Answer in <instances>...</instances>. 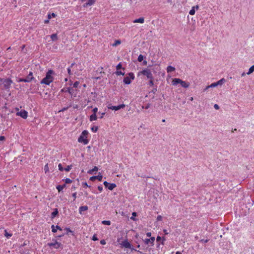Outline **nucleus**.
<instances>
[{"label":"nucleus","instance_id":"2eb2a0df","mask_svg":"<svg viewBox=\"0 0 254 254\" xmlns=\"http://www.w3.org/2000/svg\"><path fill=\"white\" fill-rule=\"evenodd\" d=\"M182 80L179 78H174L173 80L172 83L174 85H176L178 84H181Z\"/></svg>","mask_w":254,"mask_h":254},{"label":"nucleus","instance_id":"69168bd1","mask_svg":"<svg viewBox=\"0 0 254 254\" xmlns=\"http://www.w3.org/2000/svg\"><path fill=\"white\" fill-rule=\"evenodd\" d=\"M151 233L150 232H147L146 233V236L147 237H151Z\"/></svg>","mask_w":254,"mask_h":254},{"label":"nucleus","instance_id":"39448f33","mask_svg":"<svg viewBox=\"0 0 254 254\" xmlns=\"http://www.w3.org/2000/svg\"><path fill=\"white\" fill-rule=\"evenodd\" d=\"M134 75L132 72L128 73V76H126L124 79V82L127 84H129L131 83V79H134Z\"/></svg>","mask_w":254,"mask_h":254},{"label":"nucleus","instance_id":"ddd939ff","mask_svg":"<svg viewBox=\"0 0 254 254\" xmlns=\"http://www.w3.org/2000/svg\"><path fill=\"white\" fill-rule=\"evenodd\" d=\"M102 178H103V176L102 175H98V176H92V177H90V180L91 181H94L96 179H97L99 181H101Z\"/></svg>","mask_w":254,"mask_h":254},{"label":"nucleus","instance_id":"72a5a7b5","mask_svg":"<svg viewBox=\"0 0 254 254\" xmlns=\"http://www.w3.org/2000/svg\"><path fill=\"white\" fill-rule=\"evenodd\" d=\"M132 216L130 217V219L133 221H135L136 219L134 217L136 216V213L135 212H134L132 213Z\"/></svg>","mask_w":254,"mask_h":254},{"label":"nucleus","instance_id":"c03bdc74","mask_svg":"<svg viewBox=\"0 0 254 254\" xmlns=\"http://www.w3.org/2000/svg\"><path fill=\"white\" fill-rule=\"evenodd\" d=\"M122 65L121 63H119V64L117 65V66H116V68H117V70H119V69H121V68H122Z\"/></svg>","mask_w":254,"mask_h":254},{"label":"nucleus","instance_id":"4468645a","mask_svg":"<svg viewBox=\"0 0 254 254\" xmlns=\"http://www.w3.org/2000/svg\"><path fill=\"white\" fill-rule=\"evenodd\" d=\"M52 228V231L53 233H56L57 231V229L62 231V229L60 227H59L58 225H57L56 227L54 225H53L51 227Z\"/></svg>","mask_w":254,"mask_h":254},{"label":"nucleus","instance_id":"a19ab883","mask_svg":"<svg viewBox=\"0 0 254 254\" xmlns=\"http://www.w3.org/2000/svg\"><path fill=\"white\" fill-rule=\"evenodd\" d=\"M79 84V81H75V82L73 83V87H74V88H77V87H78V86Z\"/></svg>","mask_w":254,"mask_h":254},{"label":"nucleus","instance_id":"a878e982","mask_svg":"<svg viewBox=\"0 0 254 254\" xmlns=\"http://www.w3.org/2000/svg\"><path fill=\"white\" fill-rule=\"evenodd\" d=\"M95 2V0H88V1L87 3L85 4L86 6L87 5H92Z\"/></svg>","mask_w":254,"mask_h":254},{"label":"nucleus","instance_id":"2f4dec72","mask_svg":"<svg viewBox=\"0 0 254 254\" xmlns=\"http://www.w3.org/2000/svg\"><path fill=\"white\" fill-rule=\"evenodd\" d=\"M102 224L104 225H111V221L109 220H104L102 221Z\"/></svg>","mask_w":254,"mask_h":254},{"label":"nucleus","instance_id":"864d4df0","mask_svg":"<svg viewBox=\"0 0 254 254\" xmlns=\"http://www.w3.org/2000/svg\"><path fill=\"white\" fill-rule=\"evenodd\" d=\"M100 244L101 245H105L106 244V242L105 240H101L100 241Z\"/></svg>","mask_w":254,"mask_h":254},{"label":"nucleus","instance_id":"0e129e2a","mask_svg":"<svg viewBox=\"0 0 254 254\" xmlns=\"http://www.w3.org/2000/svg\"><path fill=\"white\" fill-rule=\"evenodd\" d=\"M5 139V137L4 136H0V141H3Z\"/></svg>","mask_w":254,"mask_h":254},{"label":"nucleus","instance_id":"e2e57ef3","mask_svg":"<svg viewBox=\"0 0 254 254\" xmlns=\"http://www.w3.org/2000/svg\"><path fill=\"white\" fill-rule=\"evenodd\" d=\"M82 185H83V186H84V187H89V188H90V186H88V185H87V183H86V182L83 183Z\"/></svg>","mask_w":254,"mask_h":254},{"label":"nucleus","instance_id":"680f3d73","mask_svg":"<svg viewBox=\"0 0 254 254\" xmlns=\"http://www.w3.org/2000/svg\"><path fill=\"white\" fill-rule=\"evenodd\" d=\"M98 190H99L100 191H102V190H103V187H102V186H98Z\"/></svg>","mask_w":254,"mask_h":254},{"label":"nucleus","instance_id":"c756f323","mask_svg":"<svg viewBox=\"0 0 254 254\" xmlns=\"http://www.w3.org/2000/svg\"><path fill=\"white\" fill-rule=\"evenodd\" d=\"M72 165H68L66 168H64V170L66 172H69L72 169Z\"/></svg>","mask_w":254,"mask_h":254},{"label":"nucleus","instance_id":"7ed1b4c3","mask_svg":"<svg viewBox=\"0 0 254 254\" xmlns=\"http://www.w3.org/2000/svg\"><path fill=\"white\" fill-rule=\"evenodd\" d=\"M34 79V77L33 76V73L32 72H30L26 77L19 78L17 80V82H29Z\"/></svg>","mask_w":254,"mask_h":254},{"label":"nucleus","instance_id":"8fccbe9b","mask_svg":"<svg viewBox=\"0 0 254 254\" xmlns=\"http://www.w3.org/2000/svg\"><path fill=\"white\" fill-rule=\"evenodd\" d=\"M156 219L158 221H161L162 219V217L161 215H158V216H157Z\"/></svg>","mask_w":254,"mask_h":254},{"label":"nucleus","instance_id":"774afa93","mask_svg":"<svg viewBox=\"0 0 254 254\" xmlns=\"http://www.w3.org/2000/svg\"><path fill=\"white\" fill-rule=\"evenodd\" d=\"M210 87H211L210 86V85L206 86V88L204 89V91H206V90H207L208 88H209Z\"/></svg>","mask_w":254,"mask_h":254},{"label":"nucleus","instance_id":"bf43d9fd","mask_svg":"<svg viewBox=\"0 0 254 254\" xmlns=\"http://www.w3.org/2000/svg\"><path fill=\"white\" fill-rule=\"evenodd\" d=\"M65 230H66V231H67V234L68 232H71V233H72V232H72V231H71V230H70V229H69V228H66L65 229Z\"/></svg>","mask_w":254,"mask_h":254},{"label":"nucleus","instance_id":"f704fd0d","mask_svg":"<svg viewBox=\"0 0 254 254\" xmlns=\"http://www.w3.org/2000/svg\"><path fill=\"white\" fill-rule=\"evenodd\" d=\"M4 236L7 238L10 237L12 236L11 234H9L6 230L4 231Z\"/></svg>","mask_w":254,"mask_h":254},{"label":"nucleus","instance_id":"f03ea898","mask_svg":"<svg viewBox=\"0 0 254 254\" xmlns=\"http://www.w3.org/2000/svg\"><path fill=\"white\" fill-rule=\"evenodd\" d=\"M141 74L146 76L147 77V78L149 79H151L152 78H153V74L151 73L150 70L148 68H145L142 71H139L138 72V75Z\"/></svg>","mask_w":254,"mask_h":254},{"label":"nucleus","instance_id":"f3484780","mask_svg":"<svg viewBox=\"0 0 254 254\" xmlns=\"http://www.w3.org/2000/svg\"><path fill=\"white\" fill-rule=\"evenodd\" d=\"M88 209V207L86 205L80 206L79 208V212L80 213H81L82 211H85L87 210Z\"/></svg>","mask_w":254,"mask_h":254},{"label":"nucleus","instance_id":"0eeeda50","mask_svg":"<svg viewBox=\"0 0 254 254\" xmlns=\"http://www.w3.org/2000/svg\"><path fill=\"white\" fill-rule=\"evenodd\" d=\"M143 241L145 245H150L151 246H152L154 245L155 237H152L150 239H145L143 240Z\"/></svg>","mask_w":254,"mask_h":254},{"label":"nucleus","instance_id":"6e6d98bb","mask_svg":"<svg viewBox=\"0 0 254 254\" xmlns=\"http://www.w3.org/2000/svg\"><path fill=\"white\" fill-rule=\"evenodd\" d=\"M214 108L216 109V110H218L219 109V106L218 104H215L214 105Z\"/></svg>","mask_w":254,"mask_h":254},{"label":"nucleus","instance_id":"f257e3e1","mask_svg":"<svg viewBox=\"0 0 254 254\" xmlns=\"http://www.w3.org/2000/svg\"><path fill=\"white\" fill-rule=\"evenodd\" d=\"M55 73L54 71L50 69L46 74V76L41 81L40 83L43 84L49 85L54 80V77L52 76V74Z\"/></svg>","mask_w":254,"mask_h":254},{"label":"nucleus","instance_id":"dca6fc26","mask_svg":"<svg viewBox=\"0 0 254 254\" xmlns=\"http://www.w3.org/2000/svg\"><path fill=\"white\" fill-rule=\"evenodd\" d=\"M66 187L65 184H63V185H58L56 187V189L58 190L59 192H61Z\"/></svg>","mask_w":254,"mask_h":254},{"label":"nucleus","instance_id":"79ce46f5","mask_svg":"<svg viewBox=\"0 0 254 254\" xmlns=\"http://www.w3.org/2000/svg\"><path fill=\"white\" fill-rule=\"evenodd\" d=\"M58 167L60 171H63L64 170V168L63 167L62 165L61 164H59Z\"/></svg>","mask_w":254,"mask_h":254},{"label":"nucleus","instance_id":"49530a36","mask_svg":"<svg viewBox=\"0 0 254 254\" xmlns=\"http://www.w3.org/2000/svg\"><path fill=\"white\" fill-rule=\"evenodd\" d=\"M76 194H77L76 192H75L73 193H72V197H73V200H74H74L76 199Z\"/></svg>","mask_w":254,"mask_h":254},{"label":"nucleus","instance_id":"9b49d317","mask_svg":"<svg viewBox=\"0 0 254 254\" xmlns=\"http://www.w3.org/2000/svg\"><path fill=\"white\" fill-rule=\"evenodd\" d=\"M78 141L79 142H82L84 144L86 145L89 142L88 140L87 139V138L85 137L84 136H83L82 135H80L78 138Z\"/></svg>","mask_w":254,"mask_h":254},{"label":"nucleus","instance_id":"3c124183","mask_svg":"<svg viewBox=\"0 0 254 254\" xmlns=\"http://www.w3.org/2000/svg\"><path fill=\"white\" fill-rule=\"evenodd\" d=\"M150 106V104H147L145 107L142 106V108H145V109H148Z\"/></svg>","mask_w":254,"mask_h":254},{"label":"nucleus","instance_id":"aec40b11","mask_svg":"<svg viewBox=\"0 0 254 254\" xmlns=\"http://www.w3.org/2000/svg\"><path fill=\"white\" fill-rule=\"evenodd\" d=\"M58 210L57 208H55L54 209V211L51 214V218H55L58 214Z\"/></svg>","mask_w":254,"mask_h":254},{"label":"nucleus","instance_id":"b1692460","mask_svg":"<svg viewBox=\"0 0 254 254\" xmlns=\"http://www.w3.org/2000/svg\"><path fill=\"white\" fill-rule=\"evenodd\" d=\"M226 81V80L224 78H222L219 81L217 82V85H222Z\"/></svg>","mask_w":254,"mask_h":254},{"label":"nucleus","instance_id":"603ef678","mask_svg":"<svg viewBox=\"0 0 254 254\" xmlns=\"http://www.w3.org/2000/svg\"><path fill=\"white\" fill-rule=\"evenodd\" d=\"M71 104H70L68 107H64V108H63V109L61 110V111H62V112H64V111L66 110H67V109L69 107H71Z\"/></svg>","mask_w":254,"mask_h":254},{"label":"nucleus","instance_id":"4d7b16f0","mask_svg":"<svg viewBox=\"0 0 254 254\" xmlns=\"http://www.w3.org/2000/svg\"><path fill=\"white\" fill-rule=\"evenodd\" d=\"M4 78H0V86L3 85V82Z\"/></svg>","mask_w":254,"mask_h":254},{"label":"nucleus","instance_id":"cd10ccee","mask_svg":"<svg viewBox=\"0 0 254 254\" xmlns=\"http://www.w3.org/2000/svg\"><path fill=\"white\" fill-rule=\"evenodd\" d=\"M63 181H64L65 182V184H70V183H72V180H70V179L69 178H66L65 179H63Z\"/></svg>","mask_w":254,"mask_h":254},{"label":"nucleus","instance_id":"4c0bfd02","mask_svg":"<svg viewBox=\"0 0 254 254\" xmlns=\"http://www.w3.org/2000/svg\"><path fill=\"white\" fill-rule=\"evenodd\" d=\"M44 169L45 173H47L48 172H49V167L48 164L45 165Z\"/></svg>","mask_w":254,"mask_h":254},{"label":"nucleus","instance_id":"ea45409f","mask_svg":"<svg viewBox=\"0 0 254 254\" xmlns=\"http://www.w3.org/2000/svg\"><path fill=\"white\" fill-rule=\"evenodd\" d=\"M116 74L117 75H124L125 74V72H122L121 71H119L118 70L116 72Z\"/></svg>","mask_w":254,"mask_h":254},{"label":"nucleus","instance_id":"bb28decb","mask_svg":"<svg viewBox=\"0 0 254 254\" xmlns=\"http://www.w3.org/2000/svg\"><path fill=\"white\" fill-rule=\"evenodd\" d=\"M254 71V65H252L249 70V71L248 72V74H250L252 73H253Z\"/></svg>","mask_w":254,"mask_h":254},{"label":"nucleus","instance_id":"473e14b6","mask_svg":"<svg viewBox=\"0 0 254 254\" xmlns=\"http://www.w3.org/2000/svg\"><path fill=\"white\" fill-rule=\"evenodd\" d=\"M75 64L74 63H72L71 64V65H70V67H68L67 68V72H68V73L70 75L71 74V69L70 68L72 67L73 65H74Z\"/></svg>","mask_w":254,"mask_h":254},{"label":"nucleus","instance_id":"412c9836","mask_svg":"<svg viewBox=\"0 0 254 254\" xmlns=\"http://www.w3.org/2000/svg\"><path fill=\"white\" fill-rule=\"evenodd\" d=\"M98 168L97 167L95 166L92 169L89 170L87 173L89 174H92L94 172H97Z\"/></svg>","mask_w":254,"mask_h":254},{"label":"nucleus","instance_id":"e433bc0d","mask_svg":"<svg viewBox=\"0 0 254 254\" xmlns=\"http://www.w3.org/2000/svg\"><path fill=\"white\" fill-rule=\"evenodd\" d=\"M120 44H121V41L120 40H116V41H115V43L114 44H113V46H117Z\"/></svg>","mask_w":254,"mask_h":254},{"label":"nucleus","instance_id":"58836bf2","mask_svg":"<svg viewBox=\"0 0 254 254\" xmlns=\"http://www.w3.org/2000/svg\"><path fill=\"white\" fill-rule=\"evenodd\" d=\"M91 129L93 132H96V131H97L98 127L97 126H94L91 128Z\"/></svg>","mask_w":254,"mask_h":254},{"label":"nucleus","instance_id":"c85d7f7f","mask_svg":"<svg viewBox=\"0 0 254 254\" xmlns=\"http://www.w3.org/2000/svg\"><path fill=\"white\" fill-rule=\"evenodd\" d=\"M88 131L84 130L82 132L81 135H82L83 136H84L85 137L87 138V135H88Z\"/></svg>","mask_w":254,"mask_h":254},{"label":"nucleus","instance_id":"6e6552de","mask_svg":"<svg viewBox=\"0 0 254 254\" xmlns=\"http://www.w3.org/2000/svg\"><path fill=\"white\" fill-rule=\"evenodd\" d=\"M16 115L20 116L24 119H26L28 116V113L24 110H22L16 113Z\"/></svg>","mask_w":254,"mask_h":254},{"label":"nucleus","instance_id":"1a4fd4ad","mask_svg":"<svg viewBox=\"0 0 254 254\" xmlns=\"http://www.w3.org/2000/svg\"><path fill=\"white\" fill-rule=\"evenodd\" d=\"M105 187L108 188L109 190H112L116 187V185L114 183L110 184L106 181L104 182Z\"/></svg>","mask_w":254,"mask_h":254},{"label":"nucleus","instance_id":"09e8293b","mask_svg":"<svg viewBox=\"0 0 254 254\" xmlns=\"http://www.w3.org/2000/svg\"><path fill=\"white\" fill-rule=\"evenodd\" d=\"M131 250V251H136V252H137L138 253H139L140 254H142V252L139 251H138L136 249H134L131 246V248H129Z\"/></svg>","mask_w":254,"mask_h":254},{"label":"nucleus","instance_id":"f8f14e48","mask_svg":"<svg viewBox=\"0 0 254 254\" xmlns=\"http://www.w3.org/2000/svg\"><path fill=\"white\" fill-rule=\"evenodd\" d=\"M121 245L126 248H131V244L128 242L127 240L122 242Z\"/></svg>","mask_w":254,"mask_h":254},{"label":"nucleus","instance_id":"9d476101","mask_svg":"<svg viewBox=\"0 0 254 254\" xmlns=\"http://www.w3.org/2000/svg\"><path fill=\"white\" fill-rule=\"evenodd\" d=\"M47 245L50 247H54V248L58 249L60 247L61 244L55 240V242L49 243Z\"/></svg>","mask_w":254,"mask_h":254},{"label":"nucleus","instance_id":"a211bd4d","mask_svg":"<svg viewBox=\"0 0 254 254\" xmlns=\"http://www.w3.org/2000/svg\"><path fill=\"white\" fill-rule=\"evenodd\" d=\"M144 22V19L143 17H140L138 19H136L133 21V23H143Z\"/></svg>","mask_w":254,"mask_h":254},{"label":"nucleus","instance_id":"13d9d810","mask_svg":"<svg viewBox=\"0 0 254 254\" xmlns=\"http://www.w3.org/2000/svg\"><path fill=\"white\" fill-rule=\"evenodd\" d=\"M200 242L206 243H207L208 242V239H206V240L202 239V240H201L200 241Z\"/></svg>","mask_w":254,"mask_h":254},{"label":"nucleus","instance_id":"5701e85b","mask_svg":"<svg viewBox=\"0 0 254 254\" xmlns=\"http://www.w3.org/2000/svg\"><path fill=\"white\" fill-rule=\"evenodd\" d=\"M97 119L96 114H92L90 117V121H96Z\"/></svg>","mask_w":254,"mask_h":254},{"label":"nucleus","instance_id":"a18cd8bd","mask_svg":"<svg viewBox=\"0 0 254 254\" xmlns=\"http://www.w3.org/2000/svg\"><path fill=\"white\" fill-rule=\"evenodd\" d=\"M217 82H214V83H212L211 85H210V86L211 87H216L217 86Z\"/></svg>","mask_w":254,"mask_h":254},{"label":"nucleus","instance_id":"4be33fe9","mask_svg":"<svg viewBox=\"0 0 254 254\" xmlns=\"http://www.w3.org/2000/svg\"><path fill=\"white\" fill-rule=\"evenodd\" d=\"M175 70V68L171 65H169L167 67V71L168 72H171L174 71Z\"/></svg>","mask_w":254,"mask_h":254},{"label":"nucleus","instance_id":"c9c22d12","mask_svg":"<svg viewBox=\"0 0 254 254\" xmlns=\"http://www.w3.org/2000/svg\"><path fill=\"white\" fill-rule=\"evenodd\" d=\"M144 57L142 55H140L137 59L138 62H141L143 60Z\"/></svg>","mask_w":254,"mask_h":254},{"label":"nucleus","instance_id":"7c9ffc66","mask_svg":"<svg viewBox=\"0 0 254 254\" xmlns=\"http://www.w3.org/2000/svg\"><path fill=\"white\" fill-rule=\"evenodd\" d=\"M195 7L193 6L192 7L191 9L190 10L189 13L190 15H194L195 13Z\"/></svg>","mask_w":254,"mask_h":254},{"label":"nucleus","instance_id":"37998d69","mask_svg":"<svg viewBox=\"0 0 254 254\" xmlns=\"http://www.w3.org/2000/svg\"><path fill=\"white\" fill-rule=\"evenodd\" d=\"M149 85L151 86H153L154 85V82H153V78L151 79H150L149 81Z\"/></svg>","mask_w":254,"mask_h":254},{"label":"nucleus","instance_id":"423d86ee","mask_svg":"<svg viewBox=\"0 0 254 254\" xmlns=\"http://www.w3.org/2000/svg\"><path fill=\"white\" fill-rule=\"evenodd\" d=\"M125 106H126V105L124 104H121L117 106H112L111 105H109L108 106V108L109 109H111L112 110L117 111V110H120L121 109L124 108L125 107Z\"/></svg>","mask_w":254,"mask_h":254},{"label":"nucleus","instance_id":"5fc2aeb1","mask_svg":"<svg viewBox=\"0 0 254 254\" xmlns=\"http://www.w3.org/2000/svg\"><path fill=\"white\" fill-rule=\"evenodd\" d=\"M97 111H98V108L97 107L94 108L93 110V114H96V113L97 112Z\"/></svg>","mask_w":254,"mask_h":254},{"label":"nucleus","instance_id":"6ab92c4d","mask_svg":"<svg viewBox=\"0 0 254 254\" xmlns=\"http://www.w3.org/2000/svg\"><path fill=\"white\" fill-rule=\"evenodd\" d=\"M180 84H181L182 87H184V88H188L189 86V85H190V83H189L186 82L184 81L183 80H182V82H181Z\"/></svg>","mask_w":254,"mask_h":254},{"label":"nucleus","instance_id":"393cba45","mask_svg":"<svg viewBox=\"0 0 254 254\" xmlns=\"http://www.w3.org/2000/svg\"><path fill=\"white\" fill-rule=\"evenodd\" d=\"M51 38L52 41H55L58 40L57 35L56 34H53L51 35Z\"/></svg>","mask_w":254,"mask_h":254},{"label":"nucleus","instance_id":"338daca9","mask_svg":"<svg viewBox=\"0 0 254 254\" xmlns=\"http://www.w3.org/2000/svg\"><path fill=\"white\" fill-rule=\"evenodd\" d=\"M161 240V238L160 236H157L156 238L157 241L159 242Z\"/></svg>","mask_w":254,"mask_h":254},{"label":"nucleus","instance_id":"de8ad7c7","mask_svg":"<svg viewBox=\"0 0 254 254\" xmlns=\"http://www.w3.org/2000/svg\"><path fill=\"white\" fill-rule=\"evenodd\" d=\"M98 240V238L97 237L96 235H94L93 237H92V240L93 241H97Z\"/></svg>","mask_w":254,"mask_h":254},{"label":"nucleus","instance_id":"20e7f679","mask_svg":"<svg viewBox=\"0 0 254 254\" xmlns=\"http://www.w3.org/2000/svg\"><path fill=\"white\" fill-rule=\"evenodd\" d=\"M12 83V81L9 78L4 79L3 85V87L2 89H5L6 90L9 91V88L11 87V84Z\"/></svg>","mask_w":254,"mask_h":254},{"label":"nucleus","instance_id":"052dcab7","mask_svg":"<svg viewBox=\"0 0 254 254\" xmlns=\"http://www.w3.org/2000/svg\"><path fill=\"white\" fill-rule=\"evenodd\" d=\"M99 114H100V112L98 113ZM105 114V113H101V116L100 117V119H102L103 118L104 115Z\"/></svg>","mask_w":254,"mask_h":254}]
</instances>
